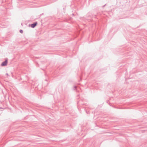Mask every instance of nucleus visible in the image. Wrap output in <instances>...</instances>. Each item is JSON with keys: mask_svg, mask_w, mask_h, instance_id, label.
<instances>
[{"mask_svg": "<svg viewBox=\"0 0 147 147\" xmlns=\"http://www.w3.org/2000/svg\"><path fill=\"white\" fill-rule=\"evenodd\" d=\"M20 33H22V34L23 33V30H20Z\"/></svg>", "mask_w": 147, "mask_h": 147, "instance_id": "7ed1b4c3", "label": "nucleus"}, {"mask_svg": "<svg viewBox=\"0 0 147 147\" xmlns=\"http://www.w3.org/2000/svg\"><path fill=\"white\" fill-rule=\"evenodd\" d=\"M37 24V22H34L32 24H31L30 26L32 28H34L36 26Z\"/></svg>", "mask_w": 147, "mask_h": 147, "instance_id": "f03ea898", "label": "nucleus"}, {"mask_svg": "<svg viewBox=\"0 0 147 147\" xmlns=\"http://www.w3.org/2000/svg\"><path fill=\"white\" fill-rule=\"evenodd\" d=\"M7 60H6L5 61L3 62L1 64L2 66H6L7 64Z\"/></svg>", "mask_w": 147, "mask_h": 147, "instance_id": "f257e3e1", "label": "nucleus"}, {"mask_svg": "<svg viewBox=\"0 0 147 147\" xmlns=\"http://www.w3.org/2000/svg\"><path fill=\"white\" fill-rule=\"evenodd\" d=\"M6 75H7V76H8V74L7 73L6 74Z\"/></svg>", "mask_w": 147, "mask_h": 147, "instance_id": "39448f33", "label": "nucleus"}, {"mask_svg": "<svg viewBox=\"0 0 147 147\" xmlns=\"http://www.w3.org/2000/svg\"><path fill=\"white\" fill-rule=\"evenodd\" d=\"M73 88H74V90H76V88H77V86H74V87H73Z\"/></svg>", "mask_w": 147, "mask_h": 147, "instance_id": "20e7f679", "label": "nucleus"}, {"mask_svg": "<svg viewBox=\"0 0 147 147\" xmlns=\"http://www.w3.org/2000/svg\"><path fill=\"white\" fill-rule=\"evenodd\" d=\"M105 5L104 6V7H105Z\"/></svg>", "mask_w": 147, "mask_h": 147, "instance_id": "423d86ee", "label": "nucleus"}]
</instances>
